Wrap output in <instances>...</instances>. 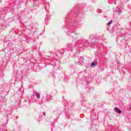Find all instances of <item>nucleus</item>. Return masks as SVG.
<instances>
[{"label": "nucleus", "instance_id": "39448f33", "mask_svg": "<svg viewBox=\"0 0 131 131\" xmlns=\"http://www.w3.org/2000/svg\"><path fill=\"white\" fill-rule=\"evenodd\" d=\"M75 47V45H73L72 43H68L67 45L66 49L67 50V51L72 52Z\"/></svg>", "mask_w": 131, "mask_h": 131}, {"label": "nucleus", "instance_id": "f3484780", "mask_svg": "<svg viewBox=\"0 0 131 131\" xmlns=\"http://www.w3.org/2000/svg\"><path fill=\"white\" fill-rule=\"evenodd\" d=\"M128 110H131V104H129V105L127 106Z\"/></svg>", "mask_w": 131, "mask_h": 131}, {"label": "nucleus", "instance_id": "423d86ee", "mask_svg": "<svg viewBox=\"0 0 131 131\" xmlns=\"http://www.w3.org/2000/svg\"><path fill=\"white\" fill-rule=\"evenodd\" d=\"M84 60V57L81 56L79 59V61L78 62H76V64H78V65H81V64L83 63Z\"/></svg>", "mask_w": 131, "mask_h": 131}, {"label": "nucleus", "instance_id": "6e6552de", "mask_svg": "<svg viewBox=\"0 0 131 131\" xmlns=\"http://www.w3.org/2000/svg\"><path fill=\"white\" fill-rule=\"evenodd\" d=\"M97 48L98 49V53H101V52H103V45L99 44L97 46Z\"/></svg>", "mask_w": 131, "mask_h": 131}, {"label": "nucleus", "instance_id": "ddd939ff", "mask_svg": "<svg viewBox=\"0 0 131 131\" xmlns=\"http://www.w3.org/2000/svg\"><path fill=\"white\" fill-rule=\"evenodd\" d=\"M48 9H50V4L46 3L45 5V10L46 11H48Z\"/></svg>", "mask_w": 131, "mask_h": 131}, {"label": "nucleus", "instance_id": "6ab92c4d", "mask_svg": "<svg viewBox=\"0 0 131 131\" xmlns=\"http://www.w3.org/2000/svg\"><path fill=\"white\" fill-rule=\"evenodd\" d=\"M128 1H129V0H123V4H126V3H127V2H128Z\"/></svg>", "mask_w": 131, "mask_h": 131}, {"label": "nucleus", "instance_id": "393cba45", "mask_svg": "<svg viewBox=\"0 0 131 131\" xmlns=\"http://www.w3.org/2000/svg\"><path fill=\"white\" fill-rule=\"evenodd\" d=\"M3 0H0V3H2V1Z\"/></svg>", "mask_w": 131, "mask_h": 131}, {"label": "nucleus", "instance_id": "c85d7f7f", "mask_svg": "<svg viewBox=\"0 0 131 131\" xmlns=\"http://www.w3.org/2000/svg\"><path fill=\"white\" fill-rule=\"evenodd\" d=\"M114 4H116V2H115Z\"/></svg>", "mask_w": 131, "mask_h": 131}, {"label": "nucleus", "instance_id": "bb28decb", "mask_svg": "<svg viewBox=\"0 0 131 131\" xmlns=\"http://www.w3.org/2000/svg\"><path fill=\"white\" fill-rule=\"evenodd\" d=\"M67 117H68V115H67Z\"/></svg>", "mask_w": 131, "mask_h": 131}, {"label": "nucleus", "instance_id": "7ed1b4c3", "mask_svg": "<svg viewBox=\"0 0 131 131\" xmlns=\"http://www.w3.org/2000/svg\"><path fill=\"white\" fill-rule=\"evenodd\" d=\"M89 40L91 41V45L92 46H95V43L97 40H98V38H97V36L96 35H91L89 36Z\"/></svg>", "mask_w": 131, "mask_h": 131}, {"label": "nucleus", "instance_id": "9d476101", "mask_svg": "<svg viewBox=\"0 0 131 131\" xmlns=\"http://www.w3.org/2000/svg\"><path fill=\"white\" fill-rule=\"evenodd\" d=\"M114 110L116 113H118V114H121L122 111L120 110V109H119V108L117 107H114Z\"/></svg>", "mask_w": 131, "mask_h": 131}, {"label": "nucleus", "instance_id": "5701e85b", "mask_svg": "<svg viewBox=\"0 0 131 131\" xmlns=\"http://www.w3.org/2000/svg\"><path fill=\"white\" fill-rule=\"evenodd\" d=\"M1 130H2V131H4V129H3V128H1Z\"/></svg>", "mask_w": 131, "mask_h": 131}, {"label": "nucleus", "instance_id": "4be33fe9", "mask_svg": "<svg viewBox=\"0 0 131 131\" xmlns=\"http://www.w3.org/2000/svg\"><path fill=\"white\" fill-rule=\"evenodd\" d=\"M112 2H115V1H116V0H112ZM110 1V0H108V3Z\"/></svg>", "mask_w": 131, "mask_h": 131}, {"label": "nucleus", "instance_id": "f257e3e1", "mask_svg": "<svg viewBox=\"0 0 131 131\" xmlns=\"http://www.w3.org/2000/svg\"><path fill=\"white\" fill-rule=\"evenodd\" d=\"M80 25V21L77 20H74L73 21H70L69 25L67 26V31L66 33L71 35L72 32H75V26Z\"/></svg>", "mask_w": 131, "mask_h": 131}, {"label": "nucleus", "instance_id": "dca6fc26", "mask_svg": "<svg viewBox=\"0 0 131 131\" xmlns=\"http://www.w3.org/2000/svg\"><path fill=\"white\" fill-rule=\"evenodd\" d=\"M112 24V20L110 21L107 24V26H110Z\"/></svg>", "mask_w": 131, "mask_h": 131}, {"label": "nucleus", "instance_id": "f8f14e48", "mask_svg": "<svg viewBox=\"0 0 131 131\" xmlns=\"http://www.w3.org/2000/svg\"><path fill=\"white\" fill-rule=\"evenodd\" d=\"M35 95L37 99H40V94H39V93L36 92H35Z\"/></svg>", "mask_w": 131, "mask_h": 131}, {"label": "nucleus", "instance_id": "1a4fd4ad", "mask_svg": "<svg viewBox=\"0 0 131 131\" xmlns=\"http://www.w3.org/2000/svg\"><path fill=\"white\" fill-rule=\"evenodd\" d=\"M51 98L52 96L51 95H47L44 102H50Z\"/></svg>", "mask_w": 131, "mask_h": 131}, {"label": "nucleus", "instance_id": "4468645a", "mask_svg": "<svg viewBox=\"0 0 131 131\" xmlns=\"http://www.w3.org/2000/svg\"><path fill=\"white\" fill-rule=\"evenodd\" d=\"M24 102L25 103H28V105H30V103H31V99H27V100L25 99L24 100Z\"/></svg>", "mask_w": 131, "mask_h": 131}, {"label": "nucleus", "instance_id": "9b49d317", "mask_svg": "<svg viewBox=\"0 0 131 131\" xmlns=\"http://www.w3.org/2000/svg\"><path fill=\"white\" fill-rule=\"evenodd\" d=\"M114 14H120L121 13V9L117 8L115 10V12H114Z\"/></svg>", "mask_w": 131, "mask_h": 131}, {"label": "nucleus", "instance_id": "412c9836", "mask_svg": "<svg viewBox=\"0 0 131 131\" xmlns=\"http://www.w3.org/2000/svg\"><path fill=\"white\" fill-rule=\"evenodd\" d=\"M42 115H43L44 116H46V113L43 112V113H42Z\"/></svg>", "mask_w": 131, "mask_h": 131}, {"label": "nucleus", "instance_id": "cd10ccee", "mask_svg": "<svg viewBox=\"0 0 131 131\" xmlns=\"http://www.w3.org/2000/svg\"><path fill=\"white\" fill-rule=\"evenodd\" d=\"M67 80H68V78H67Z\"/></svg>", "mask_w": 131, "mask_h": 131}, {"label": "nucleus", "instance_id": "b1692460", "mask_svg": "<svg viewBox=\"0 0 131 131\" xmlns=\"http://www.w3.org/2000/svg\"><path fill=\"white\" fill-rule=\"evenodd\" d=\"M5 124H8V122H6V123H5Z\"/></svg>", "mask_w": 131, "mask_h": 131}, {"label": "nucleus", "instance_id": "0eeeda50", "mask_svg": "<svg viewBox=\"0 0 131 131\" xmlns=\"http://www.w3.org/2000/svg\"><path fill=\"white\" fill-rule=\"evenodd\" d=\"M96 66H98V60H95L93 62H92L90 65V67L94 68L96 67Z\"/></svg>", "mask_w": 131, "mask_h": 131}, {"label": "nucleus", "instance_id": "a878e982", "mask_svg": "<svg viewBox=\"0 0 131 131\" xmlns=\"http://www.w3.org/2000/svg\"><path fill=\"white\" fill-rule=\"evenodd\" d=\"M30 31H31V29H29Z\"/></svg>", "mask_w": 131, "mask_h": 131}, {"label": "nucleus", "instance_id": "2eb2a0df", "mask_svg": "<svg viewBox=\"0 0 131 131\" xmlns=\"http://www.w3.org/2000/svg\"><path fill=\"white\" fill-rule=\"evenodd\" d=\"M50 19H51L50 17H48V15L46 16V17L45 18V22L46 23H48V20H50Z\"/></svg>", "mask_w": 131, "mask_h": 131}, {"label": "nucleus", "instance_id": "a211bd4d", "mask_svg": "<svg viewBox=\"0 0 131 131\" xmlns=\"http://www.w3.org/2000/svg\"><path fill=\"white\" fill-rule=\"evenodd\" d=\"M60 112H61V111H60L59 110H56V111H54V113H58V115L59 114V113H60Z\"/></svg>", "mask_w": 131, "mask_h": 131}, {"label": "nucleus", "instance_id": "20e7f679", "mask_svg": "<svg viewBox=\"0 0 131 131\" xmlns=\"http://www.w3.org/2000/svg\"><path fill=\"white\" fill-rule=\"evenodd\" d=\"M89 45H90V42L85 39L81 40V43L80 45V48H84V49H85V48H88L89 46Z\"/></svg>", "mask_w": 131, "mask_h": 131}, {"label": "nucleus", "instance_id": "f03ea898", "mask_svg": "<svg viewBox=\"0 0 131 131\" xmlns=\"http://www.w3.org/2000/svg\"><path fill=\"white\" fill-rule=\"evenodd\" d=\"M43 2H45V0H33V9L36 10V9H37V7H38L39 5L43 4Z\"/></svg>", "mask_w": 131, "mask_h": 131}, {"label": "nucleus", "instance_id": "aec40b11", "mask_svg": "<svg viewBox=\"0 0 131 131\" xmlns=\"http://www.w3.org/2000/svg\"><path fill=\"white\" fill-rule=\"evenodd\" d=\"M73 40H75L77 39V41L79 40V39H78L77 38H73Z\"/></svg>", "mask_w": 131, "mask_h": 131}, {"label": "nucleus", "instance_id": "c756f323", "mask_svg": "<svg viewBox=\"0 0 131 131\" xmlns=\"http://www.w3.org/2000/svg\"><path fill=\"white\" fill-rule=\"evenodd\" d=\"M130 54H131V51H130Z\"/></svg>", "mask_w": 131, "mask_h": 131}]
</instances>
